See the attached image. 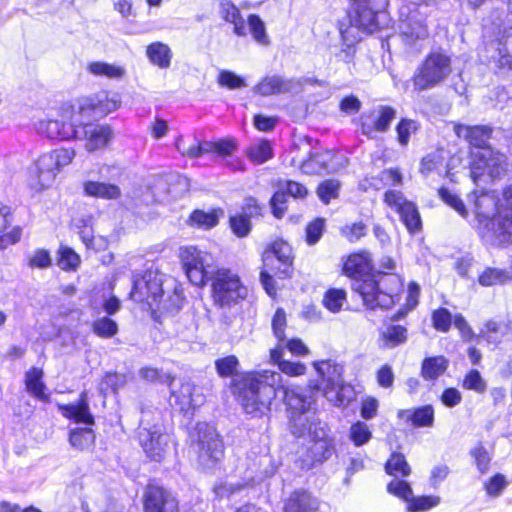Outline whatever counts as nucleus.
Segmentation results:
<instances>
[{
    "label": "nucleus",
    "instance_id": "17",
    "mask_svg": "<svg viewBox=\"0 0 512 512\" xmlns=\"http://www.w3.org/2000/svg\"><path fill=\"white\" fill-rule=\"evenodd\" d=\"M405 9L403 7L401 10L400 34L407 46L417 50L421 47L422 41L426 40L429 35L425 15L418 9L409 10V13L406 14Z\"/></svg>",
    "mask_w": 512,
    "mask_h": 512
},
{
    "label": "nucleus",
    "instance_id": "52",
    "mask_svg": "<svg viewBox=\"0 0 512 512\" xmlns=\"http://www.w3.org/2000/svg\"><path fill=\"white\" fill-rule=\"evenodd\" d=\"M190 220L198 227L209 229L218 224L219 216L217 211L205 212L202 210H195L191 214Z\"/></svg>",
    "mask_w": 512,
    "mask_h": 512
},
{
    "label": "nucleus",
    "instance_id": "57",
    "mask_svg": "<svg viewBox=\"0 0 512 512\" xmlns=\"http://www.w3.org/2000/svg\"><path fill=\"white\" fill-rule=\"evenodd\" d=\"M341 234L351 243L359 241L367 234V226L362 221L345 225L341 229Z\"/></svg>",
    "mask_w": 512,
    "mask_h": 512
},
{
    "label": "nucleus",
    "instance_id": "7",
    "mask_svg": "<svg viewBox=\"0 0 512 512\" xmlns=\"http://www.w3.org/2000/svg\"><path fill=\"white\" fill-rule=\"evenodd\" d=\"M306 434L311 436L310 444L300 453L299 462L303 469H310L317 463H323L334 453L333 440L328 436L325 422H312Z\"/></svg>",
    "mask_w": 512,
    "mask_h": 512
},
{
    "label": "nucleus",
    "instance_id": "3",
    "mask_svg": "<svg viewBox=\"0 0 512 512\" xmlns=\"http://www.w3.org/2000/svg\"><path fill=\"white\" fill-rule=\"evenodd\" d=\"M320 377L315 389L322 390L326 399L335 406H346L353 400L355 393L351 385L344 382L343 367L332 360L313 362Z\"/></svg>",
    "mask_w": 512,
    "mask_h": 512
},
{
    "label": "nucleus",
    "instance_id": "23",
    "mask_svg": "<svg viewBox=\"0 0 512 512\" xmlns=\"http://www.w3.org/2000/svg\"><path fill=\"white\" fill-rule=\"evenodd\" d=\"M145 512H177L178 501L161 486L150 484L144 494Z\"/></svg>",
    "mask_w": 512,
    "mask_h": 512
},
{
    "label": "nucleus",
    "instance_id": "26",
    "mask_svg": "<svg viewBox=\"0 0 512 512\" xmlns=\"http://www.w3.org/2000/svg\"><path fill=\"white\" fill-rule=\"evenodd\" d=\"M298 83L294 79H287L281 75L271 74L263 77L253 88L254 94L260 96H271L277 94L289 93L297 87Z\"/></svg>",
    "mask_w": 512,
    "mask_h": 512
},
{
    "label": "nucleus",
    "instance_id": "4",
    "mask_svg": "<svg viewBox=\"0 0 512 512\" xmlns=\"http://www.w3.org/2000/svg\"><path fill=\"white\" fill-rule=\"evenodd\" d=\"M452 58L443 50H434L419 63L412 77L417 92L433 89L444 83L451 75Z\"/></svg>",
    "mask_w": 512,
    "mask_h": 512
},
{
    "label": "nucleus",
    "instance_id": "6",
    "mask_svg": "<svg viewBox=\"0 0 512 512\" xmlns=\"http://www.w3.org/2000/svg\"><path fill=\"white\" fill-rule=\"evenodd\" d=\"M208 281L211 282L214 304L222 308H230L248 295V289L243 285L238 274L228 268H217Z\"/></svg>",
    "mask_w": 512,
    "mask_h": 512
},
{
    "label": "nucleus",
    "instance_id": "45",
    "mask_svg": "<svg viewBox=\"0 0 512 512\" xmlns=\"http://www.w3.org/2000/svg\"><path fill=\"white\" fill-rule=\"evenodd\" d=\"M420 296V287L416 282H410L408 285V294L404 307L400 308L392 317L391 321H398L404 318L409 311L418 305Z\"/></svg>",
    "mask_w": 512,
    "mask_h": 512
},
{
    "label": "nucleus",
    "instance_id": "60",
    "mask_svg": "<svg viewBox=\"0 0 512 512\" xmlns=\"http://www.w3.org/2000/svg\"><path fill=\"white\" fill-rule=\"evenodd\" d=\"M433 326L436 330L447 332L452 323V315L446 308H440L432 314Z\"/></svg>",
    "mask_w": 512,
    "mask_h": 512
},
{
    "label": "nucleus",
    "instance_id": "18",
    "mask_svg": "<svg viewBox=\"0 0 512 512\" xmlns=\"http://www.w3.org/2000/svg\"><path fill=\"white\" fill-rule=\"evenodd\" d=\"M81 119L75 139L84 141L87 152L93 153L105 149L114 138V131L107 124L85 122Z\"/></svg>",
    "mask_w": 512,
    "mask_h": 512
},
{
    "label": "nucleus",
    "instance_id": "64",
    "mask_svg": "<svg viewBox=\"0 0 512 512\" xmlns=\"http://www.w3.org/2000/svg\"><path fill=\"white\" fill-rule=\"evenodd\" d=\"M288 194L286 191H277L271 198L270 204L275 217L281 218L286 210Z\"/></svg>",
    "mask_w": 512,
    "mask_h": 512
},
{
    "label": "nucleus",
    "instance_id": "54",
    "mask_svg": "<svg viewBox=\"0 0 512 512\" xmlns=\"http://www.w3.org/2000/svg\"><path fill=\"white\" fill-rule=\"evenodd\" d=\"M239 361L236 356L229 355L215 361V368L219 376L230 377L237 372Z\"/></svg>",
    "mask_w": 512,
    "mask_h": 512
},
{
    "label": "nucleus",
    "instance_id": "28",
    "mask_svg": "<svg viewBox=\"0 0 512 512\" xmlns=\"http://www.w3.org/2000/svg\"><path fill=\"white\" fill-rule=\"evenodd\" d=\"M320 501L304 489L293 491L284 502V512H319Z\"/></svg>",
    "mask_w": 512,
    "mask_h": 512
},
{
    "label": "nucleus",
    "instance_id": "47",
    "mask_svg": "<svg viewBox=\"0 0 512 512\" xmlns=\"http://www.w3.org/2000/svg\"><path fill=\"white\" fill-rule=\"evenodd\" d=\"M349 438L355 446L359 447L370 441L372 432L365 422L357 421L350 427Z\"/></svg>",
    "mask_w": 512,
    "mask_h": 512
},
{
    "label": "nucleus",
    "instance_id": "30",
    "mask_svg": "<svg viewBox=\"0 0 512 512\" xmlns=\"http://www.w3.org/2000/svg\"><path fill=\"white\" fill-rule=\"evenodd\" d=\"M59 409L64 417L72 419L77 423H83L86 425L94 424V417L90 413L86 392L81 393L80 398L76 403L60 405Z\"/></svg>",
    "mask_w": 512,
    "mask_h": 512
},
{
    "label": "nucleus",
    "instance_id": "61",
    "mask_svg": "<svg viewBox=\"0 0 512 512\" xmlns=\"http://www.w3.org/2000/svg\"><path fill=\"white\" fill-rule=\"evenodd\" d=\"M218 83L221 86L227 87L231 90L246 87L247 85L243 78L236 75L234 72L227 70H223L220 72L218 76Z\"/></svg>",
    "mask_w": 512,
    "mask_h": 512
},
{
    "label": "nucleus",
    "instance_id": "15",
    "mask_svg": "<svg viewBox=\"0 0 512 512\" xmlns=\"http://www.w3.org/2000/svg\"><path fill=\"white\" fill-rule=\"evenodd\" d=\"M351 24L373 33L379 29L378 18L388 4V0H350Z\"/></svg>",
    "mask_w": 512,
    "mask_h": 512
},
{
    "label": "nucleus",
    "instance_id": "44",
    "mask_svg": "<svg viewBox=\"0 0 512 512\" xmlns=\"http://www.w3.org/2000/svg\"><path fill=\"white\" fill-rule=\"evenodd\" d=\"M247 25L253 39L262 46H268L270 44L269 36L266 32L265 23L256 14H250L247 19Z\"/></svg>",
    "mask_w": 512,
    "mask_h": 512
},
{
    "label": "nucleus",
    "instance_id": "22",
    "mask_svg": "<svg viewBox=\"0 0 512 512\" xmlns=\"http://www.w3.org/2000/svg\"><path fill=\"white\" fill-rule=\"evenodd\" d=\"M396 117V110L390 106H379L361 116V131L364 135L374 138L376 132H386Z\"/></svg>",
    "mask_w": 512,
    "mask_h": 512
},
{
    "label": "nucleus",
    "instance_id": "14",
    "mask_svg": "<svg viewBox=\"0 0 512 512\" xmlns=\"http://www.w3.org/2000/svg\"><path fill=\"white\" fill-rule=\"evenodd\" d=\"M168 385L171 393V404L178 407L181 412H193L205 402L202 389L190 380L171 377Z\"/></svg>",
    "mask_w": 512,
    "mask_h": 512
},
{
    "label": "nucleus",
    "instance_id": "21",
    "mask_svg": "<svg viewBox=\"0 0 512 512\" xmlns=\"http://www.w3.org/2000/svg\"><path fill=\"white\" fill-rule=\"evenodd\" d=\"M346 162L343 156H336L332 151L326 150L311 154L302 162L300 169L308 175L334 173L344 167Z\"/></svg>",
    "mask_w": 512,
    "mask_h": 512
},
{
    "label": "nucleus",
    "instance_id": "63",
    "mask_svg": "<svg viewBox=\"0 0 512 512\" xmlns=\"http://www.w3.org/2000/svg\"><path fill=\"white\" fill-rule=\"evenodd\" d=\"M287 324L286 313L282 308H278L272 319V329L279 342L285 340V327Z\"/></svg>",
    "mask_w": 512,
    "mask_h": 512
},
{
    "label": "nucleus",
    "instance_id": "34",
    "mask_svg": "<svg viewBox=\"0 0 512 512\" xmlns=\"http://www.w3.org/2000/svg\"><path fill=\"white\" fill-rule=\"evenodd\" d=\"M219 15L226 22L233 24V32L237 36H246V23L240 10L229 0H221L219 3Z\"/></svg>",
    "mask_w": 512,
    "mask_h": 512
},
{
    "label": "nucleus",
    "instance_id": "50",
    "mask_svg": "<svg viewBox=\"0 0 512 512\" xmlns=\"http://www.w3.org/2000/svg\"><path fill=\"white\" fill-rule=\"evenodd\" d=\"M462 387L483 394L487 389V383L478 370L472 369L465 375Z\"/></svg>",
    "mask_w": 512,
    "mask_h": 512
},
{
    "label": "nucleus",
    "instance_id": "12",
    "mask_svg": "<svg viewBox=\"0 0 512 512\" xmlns=\"http://www.w3.org/2000/svg\"><path fill=\"white\" fill-rule=\"evenodd\" d=\"M195 449L198 463L203 468H211L224 455V445L216 429L207 423H199L196 427Z\"/></svg>",
    "mask_w": 512,
    "mask_h": 512
},
{
    "label": "nucleus",
    "instance_id": "49",
    "mask_svg": "<svg viewBox=\"0 0 512 512\" xmlns=\"http://www.w3.org/2000/svg\"><path fill=\"white\" fill-rule=\"evenodd\" d=\"M440 198L451 208H453L461 217L467 218L468 210L462 199L454 192L447 188L439 190Z\"/></svg>",
    "mask_w": 512,
    "mask_h": 512
},
{
    "label": "nucleus",
    "instance_id": "40",
    "mask_svg": "<svg viewBox=\"0 0 512 512\" xmlns=\"http://www.w3.org/2000/svg\"><path fill=\"white\" fill-rule=\"evenodd\" d=\"M421 125L410 118H402L396 125L397 142L401 147H407L413 135L417 134Z\"/></svg>",
    "mask_w": 512,
    "mask_h": 512
},
{
    "label": "nucleus",
    "instance_id": "19",
    "mask_svg": "<svg viewBox=\"0 0 512 512\" xmlns=\"http://www.w3.org/2000/svg\"><path fill=\"white\" fill-rule=\"evenodd\" d=\"M385 203L399 214L407 230L414 234L421 229L422 222L416 205L408 201L400 191L389 190L384 195Z\"/></svg>",
    "mask_w": 512,
    "mask_h": 512
},
{
    "label": "nucleus",
    "instance_id": "42",
    "mask_svg": "<svg viewBox=\"0 0 512 512\" xmlns=\"http://www.w3.org/2000/svg\"><path fill=\"white\" fill-rule=\"evenodd\" d=\"M247 154L252 162L262 164L273 157V148L268 140L262 139L251 144Z\"/></svg>",
    "mask_w": 512,
    "mask_h": 512
},
{
    "label": "nucleus",
    "instance_id": "38",
    "mask_svg": "<svg viewBox=\"0 0 512 512\" xmlns=\"http://www.w3.org/2000/svg\"><path fill=\"white\" fill-rule=\"evenodd\" d=\"M449 361L444 356L425 358L422 362L421 375L426 380H435L448 368Z\"/></svg>",
    "mask_w": 512,
    "mask_h": 512
},
{
    "label": "nucleus",
    "instance_id": "5",
    "mask_svg": "<svg viewBox=\"0 0 512 512\" xmlns=\"http://www.w3.org/2000/svg\"><path fill=\"white\" fill-rule=\"evenodd\" d=\"M76 156L72 148H61L41 155L29 168L31 185L36 189L51 186L60 170Z\"/></svg>",
    "mask_w": 512,
    "mask_h": 512
},
{
    "label": "nucleus",
    "instance_id": "53",
    "mask_svg": "<svg viewBox=\"0 0 512 512\" xmlns=\"http://www.w3.org/2000/svg\"><path fill=\"white\" fill-rule=\"evenodd\" d=\"M408 503L410 512H424L436 507L440 503V498L438 496H412Z\"/></svg>",
    "mask_w": 512,
    "mask_h": 512
},
{
    "label": "nucleus",
    "instance_id": "48",
    "mask_svg": "<svg viewBox=\"0 0 512 512\" xmlns=\"http://www.w3.org/2000/svg\"><path fill=\"white\" fill-rule=\"evenodd\" d=\"M346 302V292L342 289H329L323 298L324 306L331 312L337 313Z\"/></svg>",
    "mask_w": 512,
    "mask_h": 512
},
{
    "label": "nucleus",
    "instance_id": "9",
    "mask_svg": "<svg viewBox=\"0 0 512 512\" xmlns=\"http://www.w3.org/2000/svg\"><path fill=\"white\" fill-rule=\"evenodd\" d=\"M81 119L83 118L77 107L72 106L63 108L55 118L39 120L35 127L39 134L45 135L50 139L71 140L76 137Z\"/></svg>",
    "mask_w": 512,
    "mask_h": 512
},
{
    "label": "nucleus",
    "instance_id": "13",
    "mask_svg": "<svg viewBox=\"0 0 512 512\" xmlns=\"http://www.w3.org/2000/svg\"><path fill=\"white\" fill-rule=\"evenodd\" d=\"M472 157L470 174L475 183L483 178L490 180L500 178L507 171L506 156L492 147L478 150L472 154Z\"/></svg>",
    "mask_w": 512,
    "mask_h": 512
},
{
    "label": "nucleus",
    "instance_id": "8",
    "mask_svg": "<svg viewBox=\"0 0 512 512\" xmlns=\"http://www.w3.org/2000/svg\"><path fill=\"white\" fill-rule=\"evenodd\" d=\"M179 257L189 281L195 286H203L218 268L214 256L196 246L180 248Z\"/></svg>",
    "mask_w": 512,
    "mask_h": 512
},
{
    "label": "nucleus",
    "instance_id": "62",
    "mask_svg": "<svg viewBox=\"0 0 512 512\" xmlns=\"http://www.w3.org/2000/svg\"><path fill=\"white\" fill-rule=\"evenodd\" d=\"M471 455L475 460V464L479 472L481 474L486 473L489 469L491 457L484 446L482 444H478L471 450Z\"/></svg>",
    "mask_w": 512,
    "mask_h": 512
},
{
    "label": "nucleus",
    "instance_id": "55",
    "mask_svg": "<svg viewBox=\"0 0 512 512\" xmlns=\"http://www.w3.org/2000/svg\"><path fill=\"white\" fill-rule=\"evenodd\" d=\"M339 188V181L334 179L325 180L319 185L317 194L322 202L328 204L331 199L338 197Z\"/></svg>",
    "mask_w": 512,
    "mask_h": 512
},
{
    "label": "nucleus",
    "instance_id": "20",
    "mask_svg": "<svg viewBox=\"0 0 512 512\" xmlns=\"http://www.w3.org/2000/svg\"><path fill=\"white\" fill-rule=\"evenodd\" d=\"M140 444L149 458L160 461L168 448L169 436L164 433L163 426L154 424L152 426L140 427Z\"/></svg>",
    "mask_w": 512,
    "mask_h": 512
},
{
    "label": "nucleus",
    "instance_id": "33",
    "mask_svg": "<svg viewBox=\"0 0 512 512\" xmlns=\"http://www.w3.org/2000/svg\"><path fill=\"white\" fill-rule=\"evenodd\" d=\"M398 418L411 422L415 427H431L434 422V409L425 405L416 409H403L398 411Z\"/></svg>",
    "mask_w": 512,
    "mask_h": 512
},
{
    "label": "nucleus",
    "instance_id": "39",
    "mask_svg": "<svg viewBox=\"0 0 512 512\" xmlns=\"http://www.w3.org/2000/svg\"><path fill=\"white\" fill-rule=\"evenodd\" d=\"M148 59L160 68H168L171 63V50L168 45L162 42H154L147 47Z\"/></svg>",
    "mask_w": 512,
    "mask_h": 512
},
{
    "label": "nucleus",
    "instance_id": "29",
    "mask_svg": "<svg viewBox=\"0 0 512 512\" xmlns=\"http://www.w3.org/2000/svg\"><path fill=\"white\" fill-rule=\"evenodd\" d=\"M371 269V257L366 251L350 255L343 267L345 274L354 279L353 284L357 280H365L368 277H372L370 275Z\"/></svg>",
    "mask_w": 512,
    "mask_h": 512
},
{
    "label": "nucleus",
    "instance_id": "32",
    "mask_svg": "<svg viewBox=\"0 0 512 512\" xmlns=\"http://www.w3.org/2000/svg\"><path fill=\"white\" fill-rule=\"evenodd\" d=\"M86 71L95 77H102L117 81L122 80L127 74V70L124 65L108 63L105 61H92L88 63Z\"/></svg>",
    "mask_w": 512,
    "mask_h": 512
},
{
    "label": "nucleus",
    "instance_id": "1",
    "mask_svg": "<svg viewBox=\"0 0 512 512\" xmlns=\"http://www.w3.org/2000/svg\"><path fill=\"white\" fill-rule=\"evenodd\" d=\"M280 373L271 370H260L246 375L238 389V400L245 413L252 417H261L270 411L276 391L280 388L284 393L287 405L290 430L297 437L306 435L312 422L321 421L312 410V398L305 391L296 386L285 387L281 385Z\"/></svg>",
    "mask_w": 512,
    "mask_h": 512
},
{
    "label": "nucleus",
    "instance_id": "59",
    "mask_svg": "<svg viewBox=\"0 0 512 512\" xmlns=\"http://www.w3.org/2000/svg\"><path fill=\"white\" fill-rule=\"evenodd\" d=\"M230 227L238 237H246L251 230V220L238 213L230 217Z\"/></svg>",
    "mask_w": 512,
    "mask_h": 512
},
{
    "label": "nucleus",
    "instance_id": "2",
    "mask_svg": "<svg viewBox=\"0 0 512 512\" xmlns=\"http://www.w3.org/2000/svg\"><path fill=\"white\" fill-rule=\"evenodd\" d=\"M353 290L360 294L368 309H389L400 300L402 278L395 273L378 271L365 280L352 284Z\"/></svg>",
    "mask_w": 512,
    "mask_h": 512
},
{
    "label": "nucleus",
    "instance_id": "51",
    "mask_svg": "<svg viewBox=\"0 0 512 512\" xmlns=\"http://www.w3.org/2000/svg\"><path fill=\"white\" fill-rule=\"evenodd\" d=\"M92 328L93 332L102 338L113 337L118 332L117 323L108 317H102L95 320Z\"/></svg>",
    "mask_w": 512,
    "mask_h": 512
},
{
    "label": "nucleus",
    "instance_id": "35",
    "mask_svg": "<svg viewBox=\"0 0 512 512\" xmlns=\"http://www.w3.org/2000/svg\"><path fill=\"white\" fill-rule=\"evenodd\" d=\"M275 257L284 267L279 268L278 274L281 277L289 275V270L292 265V249L290 245L284 241H276L271 247V251H267L264 254V261L267 262L270 257Z\"/></svg>",
    "mask_w": 512,
    "mask_h": 512
},
{
    "label": "nucleus",
    "instance_id": "24",
    "mask_svg": "<svg viewBox=\"0 0 512 512\" xmlns=\"http://www.w3.org/2000/svg\"><path fill=\"white\" fill-rule=\"evenodd\" d=\"M500 200L494 192H481L475 196L474 213L482 235L484 227L495 220L499 215Z\"/></svg>",
    "mask_w": 512,
    "mask_h": 512
},
{
    "label": "nucleus",
    "instance_id": "31",
    "mask_svg": "<svg viewBox=\"0 0 512 512\" xmlns=\"http://www.w3.org/2000/svg\"><path fill=\"white\" fill-rule=\"evenodd\" d=\"M408 340V329L400 324H387L379 331V347L383 349H394L403 345Z\"/></svg>",
    "mask_w": 512,
    "mask_h": 512
},
{
    "label": "nucleus",
    "instance_id": "11",
    "mask_svg": "<svg viewBox=\"0 0 512 512\" xmlns=\"http://www.w3.org/2000/svg\"><path fill=\"white\" fill-rule=\"evenodd\" d=\"M162 284V274L155 270H147L143 275L134 278L131 297L139 302L146 301L150 307L155 306L159 310H178L179 305L172 308L162 299Z\"/></svg>",
    "mask_w": 512,
    "mask_h": 512
},
{
    "label": "nucleus",
    "instance_id": "16",
    "mask_svg": "<svg viewBox=\"0 0 512 512\" xmlns=\"http://www.w3.org/2000/svg\"><path fill=\"white\" fill-rule=\"evenodd\" d=\"M120 103L117 93L100 91L94 95L80 98L76 107L83 119L90 120L105 117L118 109Z\"/></svg>",
    "mask_w": 512,
    "mask_h": 512
},
{
    "label": "nucleus",
    "instance_id": "37",
    "mask_svg": "<svg viewBox=\"0 0 512 512\" xmlns=\"http://www.w3.org/2000/svg\"><path fill=\"white\" fill-rule=\"evenodd\" d=\"M43 371L37 367L31 368L25 375V386L27 391L39 400L47 401L48 395L45 394V384L42 381Z\"/></svg>",
    "mask_w": 512,
    "mask_h": 512
},
{
    "label": "nucleus",
    "instance_id": "58",
    "mask_svg": "<svg viewBox=\"0 0 512 512\" xmlns=\"http://www.w3.org/2000/svg\"><path fill=\"white\" fill-rule=\"evenodd\" d=\"M387 490L390 494H393L407 502H409L413 496L412 488L404 480H399V479L392 480L387 485Z\"/></svg>",
    "mask_w": 512,
    "mask_h": 512
},
{
    "label": "nucleus",
    "instance_id": "43",
    "mask_svg": "<svg viewBox=\"0 0 512 512\" xmlns=\"http://www.w3.org/2000/svg\"><path fill=\"white\" fill-rule=\"evenodd\" d=\"M385 471L387 474L394 477H407L411 473L410 466L407 463L405 456L399 452L391 454L390 458L386 462Z\"/></svg>",
    "mask_w": 512,
    "mask_h": 512
},
{
    "label": "nucleus",
    "instance_id": "41",
    "mask_svg": "<svg viewBox=\"0 0 512 512\" xmlns=\"http://www.w3.org/2000/svg\"><path fill=\"white\" fill-rule=\"evenodd\" d=\"M69 442L78 450H88L94 445L95 433L90 427L73 429L69 435Z\"/></svg>",
    "mask_w": 512,
    "mask_h": 512
},
{
    "label": "nucleus",
    "instance_id": "36",
    "mask_svg": "<svg viewBox=\"0 0 512 512\" xmlns=\"http://www.w3.org/2000/svg\"><path fill=\"white\" fill-rule=\"evenodd\" d=\"M86 195L105 200H115L121 196V189L111 183L87 181L83 184Z\"/></svg>",
    "mask_w": 512,
    "mask_h": 512
},
{
    "label": "nucleus",
    "instance_id": "27",
    "mask_svg": "<svg viewBox=\"0 0 512 512\" xmlns=\"http://www.w3.org/2000/svg\"><path fill=\"white\" fill-rule=\"evenodd\" d=\"M454 131L459 138L465 139L469 144L479 150L488 148V140L492 135V127L487 125L469 126L464 124H456Z\"/></svg>",
    "mask_w": 512,
    "mask_h": 512
},
{
    "label": "nucleus",
    "instance_id": "56",
    "mask_svg": "<svg viewBox=\"0 0 512 512\" xmlns=\"http://www.w3.org/2000/svg\"><path fill=\"white\" fill-rule=\"evenodd\" d=\"M80 264V257L68 247L59 250L58 266L62 270H75Z\"/></svg>",
    "mask_w": 512,
    "mask_h": 512
},
{
    "label": "nucleus",
    "instance_id": "10",
    "mask_svg": "<svg viewBox=\"0 0 512 512\" xmlns=\"http://www.w3.org/2000/svg\"><path fill=\"white\" fill-rule=\"evenodd\" d=\"M482 238L493 246L512 243V185L504 189L499 215L484 227Z\"/></svg>",
    "mask_w": 512,
    "mask_h": 512
},
{
    "label": "nucleus",
    "instance_id": "25",
    "mask_svg": "<svg viewBox=\"0 0 512 512\" xmlns=\"http://www.w3.org/2000/svg\"><path fill=\"white\" fill-rule=\"evenodd\" d=\"M494 47L499 65L512 69V14H507L499 25Z\"/></svg>",
    "mask_w": 512,
    "mask_h": 512
},
{
    "label": "nucleus",
    "instance_id": "46",
    "mask_svg": "<svg viewBox=\"0 0 512 512\" xmlns=\"http://www.w3.org/2000/svg\"><path fill=\"white\" fill-rule=\"evenodd\" d=\"M510 279L507 271L498 268H487L478 277V282L482 286H492L503 284Z\"/></svg>",
    "mask_w": 512,
    "mask_h": 512
}]
</instances>
